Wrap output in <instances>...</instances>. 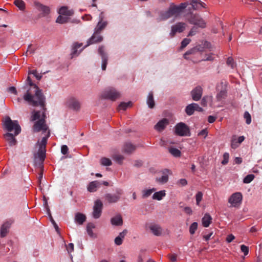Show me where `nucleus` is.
Masks as SVG:
<instances>
[{"instance_id":"f257e3e1","label":"nucleus","mask_w":262,"mask_h":262,"mask_svg":"<svg viewBox=\"0 0 262 262\" xmlns=\"http://www.w3.org/2000/svg\"><path fill=\"white\" fill-rule=\"evenodd\" d=\"M27 83L23 86L26 92L24 95V100L33 106H40L45 108V97L41 90L34 84L29 76L26 80Z\"/></svg>"},{"instance_id":"f03ea898","label":"nucleus","mask_w":262,"mask_h":262,"mask_svg":"<svg viewBox=\"0 0 262 262\" xmlns=\"http://www.w3.org/2000/svg\"><path fill=\"white\" fill-rule=\"evenodd\" d=\"M40 107L42 108V111H34L32 113V116L30 119L31 121H34L37 120V121L35 122L33 126V130L34 132H39L41 130L43 132H46L48 130V126L46 124L45 120L46 116L45 112L46 110V108L45 106V108H42L41 106Z\"/></svg>"},{"instance_id":"7ed1b4c3","label":"nucleus","mask_w":262,"mask_h":262,"mask_svg":"<svg viewBox=\"0 0 262 262\" xmlns=\"http://www.w3.org/2000/svg\"><path fill=\"white\" fill-rule=\"evenodd\" d=\"M187 6V3H182L179 5L171 4L167 10L160 13V18L162 20H166L172 17L177 18L180 16Z\"/></svg>"},{"instance_id":"20e7f679","label":"nucleus","mask_w":262,"mask_h":262,"mask_svg":"<svg viewBox=\"0 0 262 262\" xmlns=\"http://www.w3.org/2000/svg\"><path fill=\"white\" fill-rule=\"evenodd\" d=\"M50 135V131L48 130L47 135L42 138L40 143L38 142L37 143V144H39V149L38 151L34 154V161L35 164L39 167L42 166V163L46 158V144Z\"/></svg>"},{"instance_id":"39448f33","label":"nucleus","mask_w":262,"mask_h":262,"mask_svg":"<svg viewBox=\"0 0 262 262\" xmlns=\"http://www.w3.org/2000/svg\"><path fill=\"white\" fill-rule=\"evenodd\" d=\"M217 101H223L227 96V83L225 81H221L216 86Z\"/></svg>"},{"instance_id":"423d86ee","label":"nucleus","mask_w":262,"mask_h":262,"mask_svg":"<svg viewBox=\"0 0 262 262\" xmlns=\"http://www.w3.org/2000/svg\"><path fill=\"white\" fill-rule=\"evenodd\" d=\"M5 128L8 132L15 130V135H18L21 132V128L17 121H12L9 117H7L4 122Z\"/></svg>"},{"instance_id":"0eeeda50","label":"nucleus","mask_w":262,"mask_h":262,"mask_svg":"<svg viewBox=\"0 0 262 262\" xmlns=\"http://www.w3.org/2000/svg\"><path fill=\"white\" fill-rule=\"evenodd\" d=\"M101 97L103 99L115 101L120 97V93L113 88H108L102 92Z\"/></svg>"},{"instance_id":"6e6552de","label":"nucleus","mask_w":262,"mask_h":262,"mask_svg":"<svg viewBox=\"0 0 262 262\" xmlns=\"http://www.w3.org/2000/svg\"><path fill=\"white\" fill-rule=\"evenodd\" d=\"M187 19L188 22L191 24L197 26L201 28L206 27V22L203 18L198 14H192L190 13Z\"/></svg>"},{"instance_id":"1a4fd4ad","label":"nucleus","mask_w":262,"mask_h":262,"mask_svg":"<svg viewBox=\"0 0 262 262\" xmlns=\"http://www.w3.org/2000/svg\"><path fill=\"white\" fill-rule=\"evenodd\" d=\"M175 133L180 136H190L189 127L183 122L178 123L175 126Z\"/></svg>"},{"instance_id":"9d476101","label":"nucleus","mask_w":262,"mask_h":262,"mask_svg":"<svg viewBox=\"0 0 262 262\" xmlns=\"http://www.w3.org/2000/svg\"><path fill=\"white\" fill-rule=\"evenodd\" d=\"M103 208L102 202L100 200H97L94 202L93 208L92 216L95 219H99L102 214Z\"/></svg>"},{"instance_id":"9b49d317","label":"nucleus","mask_w":262,"mask_h":262,"mask_svg":"<svg viewBox=\"0 0 262 262\" xmlns=\"http://www.w3.org/2000/svg\"><path fill=\"white\" fill-rule=\"evenodd\" d=\"M122 194L121 189H117L116 193H107L105 195V200L109 203H115L117 202L120 199V196Z\"/></svg>"},{"instance_id":"f8f14e48","label":"nucleus","mask_w":262,"mask_h":262,"mask_svg":"<svg viewBox=\"0 0 262 262\" xmlns=\"http://www.w3.org/2000/svg\"><path fill=\"white\" fill-rule=\"evenodd\" d=\"M242 198V194L241 192H235L230 196L228 202L231 204L232 207H236L241 203Z\"/></svg>"},{"instance_id":"ddd939ff","label":"nucleus","mask_w":262,"mask_h":262,"mask_svg":"<svg viewBox=\"0 0 262 262\" xmlns=\"http://www.w3.org/2000/svg\"><path fill=\"white\" fill-rule=\"evenodd\" d=\"M186 24L184 23H178L174 25L171 26L170 35L171 37H173L177 33H181L185 29Z\"/></svg>"},{"instance_id":"4468645a","label":"nucleus","mask_w":262,"mask_h":262,"mask_svg":"<svg viewBox=\"0 0 262 262\" xmlns=\"http://www.w3.org/2000/svg\"><path fill=\"white\" fill-rule=\"evenodd\" d=\"M98 53L102 58V69L105 70L107 64L108 57L107 54L104 51V46H101L98 49Z\"/></svg>"},{"instance_id":"2eb2a0df","label":"nucleus","mask_w":262,"mask_h":262,"mask_svg":"<svg viewBox=\"0 0 262 262\" xmlns=\"http://www.w3.org/2000/svg\"><path fill=\"white\" fill-rule=\"evenodd\" d=\"M81 46L82 43L78 42H74L73 44L70 54L71 58L76 57L80 54L82 51Z\"/></svg>"},{"instance_id":"dca6fc26","label":"nucleus","mask_w":262,"mask_h":262,"mask_svg":"<svg viewBox=\"0 0 262 262\" xmlns=\"http://www.w3.org/2000/svg\"><path fill=\"white\" fill-rule=\"evenodd\" d=\"M102 40H103V37L100 35V33L97 32L96 31H95L93 35L88 41V43L85 46V47H88V46H89L91 44H93V43L100 42Z\"/></svg>"},{"instance_id":"f3484780","label":"nucleus","mask_w":262,"mask_h":262,"mask_svg":"<svg viewBox=\"0 0 262 262\" xmlns=\"http://www.w3.org/2000/svg\"><path fill=\"white\" fill-rule=\"evenodd\" d=\"M203 93V89L200 86H197L191 92L192 99L194 101L199 100Z\"/></svg>"},{"instance_id":"a211bd4d","label":"nucleus","mask_w":262,"mask_h":262,"mask_svg":"<svg viewBox=\"0 0 262 262\" xmlns=\"http://www.w3.org/2000/svg\"><path fill=\"white\" fill-rule=\"evenodd\" d=\"M204 47H202L201 46H197L187 51L184 54V58L186 59H188V57L187 56L189 55H193L195 54L198 52L202 53L204 52Z\"/></svg>"},{"instance_id":"6ab92c4d","label":"nucleus","mask_w":262,"mask_h":262,"mask_svg":"<svg viewBox=\"0 0 262 262\" xmlns=\"http://www.w3.org/2000/svg\"><path fill=\"white\" fill-rule=\"evenodd\" d=\"M11 224V222L7 221L2 225L0 230V236L1 237H4L6 236L9 231Z\"/></svg>"},{"instance_id":"aec40b11","label":"nucleus","mask_w":262,"mask_h":262,"mask_svg":"<svg viewBox=\"0 0 262 262\" xmlns=\"http://www.w3.org/2000/svg\"><path fill=\"white\" fill-rule=\"evenodd\" d=\"M35 6L37 9L42 12L43 16H46L50 12V9L48 6L43 5L39 2H35Z\"/></svg>"},{"instance_id":"412c9836","label":"nucleus","mask_w":262,"mask_h":262,"mask_svg":"<svg viewBox=\"0 0 262 262\" xmlns=\"http://www.w3.org/2000/svg\"><path fill=\"white\" fill-rule=\"evenodd\" d=\"M190 5L192 9L194 10H200L202 8H206V5L200 0H190Z\"/></svg>"},{"instance_id":"4be33fe9","label":"nucleus","mask_w":262,"mask_h":262,"mask_svg":"<svg viewBox=\"0 0 262 262\" xmlns=\"http://www.w3.org/2000/svg\"><path fill=\"white\" fill-rule=\"evenodd\" d=\"M66 105L69 107L75 110H77L80 108L79 103L74 98L69 99L66 102Z\"/></svg>"},{"instance_id":"5701e85b","label":"nucleus","mask_w":262,"mask_h":262,"mask_svg":"<svg viewBox=\"0 0 262 262\" xmlns=\"http://www.w3.org/2000/svg\"><path fill=\"white\" fill-rule=\"evenodd\" d=\"M96 228L95 224L94 223L90 222L88 223L86 227V231L88 234L92 238H96L97 237L96 234L94 233L93 229Z\"/></svg>"},{"instance_id":"b1692460","label":"nucleus","mask_w":262,"mask_h":262,"mask_svg":"<svg viewBox=\"0 0 262 262\" xmlns=\"http://www.w3.org/2000/svg\"><path fill=\"white\" fill-rule=\"evenodd\" d=\"M168 124V120L167 119H163L159 121L155 126V128L158 131L163 130L165 126Z\"/></svg>"},{"instance_id":"393cba45","label":"nucleus","mask_w":262,"mask_h":262,"mask_svg":"<svg viewBox=\"0 0 262 262\" xmlns=\"http://www.w3.org/2000/svg\"><path fill=\"white\" fill-rule=\"evenodd\" d=\"M101 185V183L98 181H93L89 184L88 187V190L91 192H95Z\"/></svg>"},{"instance_id":"a878e982","label":"nucleus","mask_w":262,"mask_h":262,"mask_svg":"<svg viewBox=\"0 0 262 262\" xmlns=\"http://www.w3.org/2000/svg\"><path fill=\"white\" fill-rule=\"evenodd\" d=\"M169 173V170L166 169L163 171V175L160 178H157L156 181L161 184H165L167 182L168 180V173Z\"/></svg>"},{"instance_id":"bb28decb","label":"nucleus","mask_w":262,"mask_h":262,"mask_svg":"<svg viewBox=\"0 0 262 262\" xmlns=\"http://www.w3.org/2000/svg\"><path fill=\"white\" fill-rule=\"evenodd\" d=\"M4 136L7 142L9 143L10 146H14L16 145L17 141L12 134L7 133L4 135Z\"/></svg>"},{"instance_id":"cd10ccee","label":"nucleus","mask_w":262,"mask_h":262,"mask_svg":"<svg viewBox=\"0 0 262 262\" xmlns=\"http://www.w3.org/2000/svg\"><path fill=\"white\" fill-rule=\"evenodd\" d=\"M111 222L113 225L121 226L123 224V220L121 215L118 214L112 217Z\"/></svg>"},{"instance_id":"c85d7f7f","label":"nucleus","mask_w":262,"mask_h":262,"mask_svg":"<svg viewBox=\"0 0 262 262\" xmlns=\"http://www.w3.org/2000/svg\"><path fill=\"white\" fill-rule=\"evenodd\" d=\"M107 22L106 21H103L102 18H100V20L98 23L97 26L95 29V31L99 33H101V31L103 30L107 26Z\"/></svg>"},{"instance_id":"c756f323","label":"nucleus","mask_w":262,"mask_h":262,"mask_svg":"<svg viewBox=\"0 0 262 262\" xmlns=\"http://www.w3.org/2000/svg\"><path fill=\"white\" fill-rule=\"evenodd\" d=\"M136 149V146L130 143H126L124 145L123 150L125 152L130 154Z\"/></svg>"},{"instance_id":"7c9ffc66","label":"nucleus","mask_w":262,"mask_h":262,"mask_svg":"<svg viewBox=\"0 0 262 262\" xmlns=\"http://www.w3.org/2000/svg\"><path fill=\"white\" fill-rule=\"evenodd\" d=\"M59 13L60 15H63L66 16H71L73 14V10H68L67 6H62L59 10Z\"/></svg>"},{"instance_id":"2f4dec72","label":"nucleus","mask_w":262,"mask_h":262,"mask_svg":"<svg viewBox=\"0 0 262 262\" xmlns=\"http://www.w3.org/2000/svg\"><path fill=\"white\" fill-rule=\"evenodd\" d=\"M211 220L212 217L211 216L208 214H205L202 219V224L203 226L208 227L210 225Z\"/></svg>"},{"instance_id":"473e14b6","label":"nucleus","mask_w":262,"mask_h":262,"mask_svg":"<svg viewBox=\"0 0 262 262\" xmlns=\"http://www.w3.org/2000/svg\"><path fill=\"white\" fill-rule=\"evenodd\" d=\"M147 104L148 107L150 108H153L155 106V103L154 99V96L152 92H150L148 94L147 99Z\"/></svg>"},{"instance_id":"72a5a7b5","label":"nucleus","mask_w":262,"mask_h":262,"mask_svg":"<svg viewBox=\"0 0 262 262\" xmlns=\"http://www.w3.org/2000/svg\"><path fill=\"white\" fill-rule=\"evenodd\" d=\"M150 229L155 235L159 236L162 233L161 228L157 225H152L150 227Z\"/></svg>"},{"instance_id":"f704fd0d","label":"nucleus","mask_w":262,"mask_h":262,"mask_svg":"<svg viewBox=\"0 0 262 262\" xmlns=\"http://www.w3.org/2000/svg\"><path fill=\"white\" fill-rule=\"evenodd\" d=\"M166 195L165 190H161L158 192H155L152 195V199L154 200H157L158 201L161 200L163 197Z\"/></svg>"},{"instance_id":"c9c22d12","label":"nucleus","mask_w":262,"mask_h":262,"mask_svg":"<svg viewBox=\"0 0 262 262\" xmlns=\"http://www.w3.org/2000/svg\"><path fill=\"white\" fill-rule=\"evenodd\" d=\"M14 4L20 10L23 11L25 9L26 5L23 0H15Z\"/></svg>"},{"instance_id":"e433bc0d","label":"nucleus","mask_w":262,"mask_h":262,"mask_svg":"<svg viewBox=\"0 0 262 262\" xmlns=\"http://www.w3.org/2000/svg\"><path fill=\"white\" fill-rule=\"evenodd\" d=\"M194 111L193 103L188 105L185 108V112L189 116L192 115Z\"/></svg>"},{"instance_id":"4c0bfd02","label":"nucleus","mask_w":262,"mask_h":262,"mask_svg":"<svg viewBox=\"0 0 262 262\" xmlns=\"http://www.w3.org/2000/svg\"><path fill=\"white\" fill-rule=\"evenodd\" d=\"M100 162L101 165L105 166H111L112 164L111 160L105 157L102 158Z\"/></svg>"},{"instance_id":"58836bf2","label":"nucleus","mask_w":262,"mask_h":262,"mask_svg":"<svg viewBox=\"0 0 262 262\" xmlns=\"http://www.w3.org/2000/svg\"><path fill=\"white\" fill-rule=\"evenodd\" d=\"M169 152L174 157H179L181 156V151L177 148L170 147L169 148Z\"/></svg>"},{"instance_id":"ea45409f","label":"nucleus","mask_w":262,"mask_h":262,"mask_svg":"<svg viewBox=\"0 0 262 262\" xmlns=\"http://www.w3.org/2000/svg\"><path fill=\"white\" fill-rule=\"evenodd\" d=\"M156 191L155 188L145 189L142 191V198H146L150 196L151 193Z\"/></svg>"},{"instance_id":"a19ab883","label":"nucleus","mask_w":262,"mask_h":262,"mask_svg":"<svg viewBox=\"0 0 262 262\" xmlns=\"http://www.w3.org/2000/svg\"><path fill=\"white\" fill-rule=\"evenodd\" d=\"M113 158L114 161H115L117 163L119 164H121L123 162V161L124 159V157L121 155H114L113 156Z\"/></svg>"},{"instance_id":"79ce46f5","label":"nucleus","mask_w":262,"mask_h":262,"mask_svg":"<svg viewBox=\"0 0 262 262\" xmlns=\"http://www.w3.org/2000/svg\"><path fill=\"white\" fill-rule=\"evenodd\" d=\"M132 102H121L118 106V110H125L128 107L131 106Z\"/></svg>"},{"instance_id":"37998d69","label":"nucleus","mask_w":262,"mask_h":262,"mask_svg":"<svg viewBox=\"0 0 262 262\" xmlns=\"http://www.w3.org/2000/svg\"><path fill=\"white\" fill-rule=\"evenodd\" d=\"M47 211L48 212V214L49 215L51 222L53 224V225L55 230H56V231L58 232V230H59L57 224L55 223V221L54 220L53 217L52 216L51 214V213L50 212V209H49V207L48 206H47Z\"/></svg>"},{"instance_id":"c03bdc74","label":"nucleus","mask_w":262,"mask_h":262,"mask_svg":"<svg viewBox=\"0 0 262 262\" xmlns=\"http://www.w3.org/2000/svg\"><path fill=\"white\" fill-rule=\"evenodd\" d=\"M255 176L253 174H250L246 176L243 180V182L246 184L250 183L254 179Z\"/></svg>"},{"instance_id":"a18cd8bd","label":"nucleus","mask_w":262,"mask_h":262,"mask_svg":"<svg viewBox=\"0 0 262 262\" xmlns=\"http://www.w3.org/2000/svg\"><path fill=\"white\" fill-rule=\"evenodd\" d=\"M198 228V223L193 222L189 228V232L191 234H193Z\"/></svg>"},{"instance_id":"49530a36","label":"nucleus","mask_w":262,"mask_h":262,"mask_svg":"<svg viewBox=\"0 0 262 262\" xmlns=\"http://www.w3.org/2000/svg\"><path fill=\"white\" fill-rule=\"evenodd\" d=\"M34 166L35 167H38V168H39L40 169V172L39 173L38 177V183L39 184H40L41 183V179H42V178L43 177V165H42V167H39L38 165H36L34 162Z\"/></svg>"},{"instance_id":"de8ad7c7","label":"nucleus","mask_w":262,"mask_h":262,"mask_svg":"<svg viewBox=\"0 0 262 262\" xmlns=\"http://www.w3.org/2000/svg\"><path fill=\"white\" fill-rule=\"evenodd\" d=\"M227 64L232 69H234L235 67V63L232 57H228L226 61Z\"/></svg>"},{"instance_id":"09e8293b","label":"nucleus","mask_w":262,"mask_h":262,"mask_svg":"<svg viewBox=\"0 0 262 262\" xmlns=\"http://www.w3.org/2000/svg\"><path fill=\"white\" fill-rule=\"evenodd\" d=\"M191 40L189 38H185L181 42V49L185 48L190 42Z\"/></svg>"},{"instance_id":"8fccbe9b","label":"nucleus","mask_w":262,"mask_h":262,"mask_svg":"<svg viewBox=\"0 0 262 262\" xmlns=\"http://www.w3.org/2000/svg\"><path fill=\"white\" fill-rule=\"evenodd\" d=\"M244 118L246 119V122L247 124H249L251 122V117L248 112L246 111L244 113Z\"/></svg>"},{"instance_id":"3c124183","label":"nucleus","mask_w":262,"mask_h":262,"mask_svg":"<svg viewBox=\"0 0 262 262\" xmlns=\"http://www.w3.org/2000/svg\"><path fill=\"white\" fill-rule=\"evenodd\" d=\"M36 48H32V45H29L28 47V49L26 52V56L33 54L35 52Z\"/></svg>"},{"instance_id":"603ef678","label":"nucleus","mask_w":262,"mask_h":262,"mask_svg":"<svg viewBox=\"0 0 262 262\" xmlns=\"http://www.w3.org/2000/svg\"><path fill=\"white\" fill-rule=\"evenodd\" d=\"M67 20L68 18L67 17H64L61 15H59L56 19V22L59 24H64L66 23Z\"/></svg>"},{"instance_id":"864d4df0","label":"nucleus","mask_w":262,"mask_h":262,"mask_svg":"<svg viewBox=\"0 0 262 262\" xmlns=\"http://www.w3.org/2000/svg\"><path fill=\"white\" fill-rule=\"evenodd\" d=\"M203 198V193L199 191L195 195V199H196V203L197 205H200V203L201 201Z\"/></svg>"},{"instance_id":"5fc2aeb1","label":"nucleus","mask_w":262,"mask_h":262,"mask_svg":"<svg viewBox=\"0 0 262 262\" xmlns=\"http://www.w3.org/2000/svg\"><path fill=\"white\" fill-rule=\"evenodd\" d=\"M212 99V97L209 96H204L201 101V104L203 106H205L207 104V102L209 100H211Z\"/></svg>"},{"instance_id":"6e6d98bb","label":"nucleus","mask_w":262,"mask_h":262,"mask_svg":"<svg viewBox=\"0 0 262 262\" xmlns=\"http://www.w3.org/2000/svg\"><path fill=\"white\" fill-rule=\"evenodd\" d=\"M229 158V155L227 152H225L223 155V160L222 161L223 165H226L228 163Z\"/></svg>"},{"instance_id":"4d7b16f0","label":"nucleus","mask_w":262,"mask_h":262,"mask_svg":"<svg viewBox=\"0 0 262 262\" xmlns=\"http://www.w3.org/2000/svg\"><path fill=\"white\" fill-rule=\"evenodd\" d=\"M33 74L36 78L37 80H40L41 77H42V76L40 75L37 72L36 70H32V71H30L29 72V74Z\"/></svg>"},{"instance_id":"13d9d810","label":"nucleus","mask_w":262,"mask_h":262,"mask_svg":"<svg viewBox=\"0 0 262 262\" xmlns=\"http://www.w3.org/2000/svg\"><path fill=\"white\" fill-rule=\"evenodd\" d=\"M75 221L79 225H82V213H77L75 216Z\"/></svg>"},{"instance_id":"bf43d9fd","label":"nucleus","mask_w":262,"mask_h":262,"mask_svg":"<svg viewBox=\"0 0 262 262\" xmlns=\"http://www.w3.org/2000/svg\"><path fill=\"white\" fill-rule=\"evenodd\" d=\"M239 144L238 143L236 139H232L231 143V146L232 148L235 149L238 147Z\"/></svg>"},{"instance_id":"052dcab7","label":"nucleus","mask_w":262,"mask_h":262,"mask_svg":"<svg viewBox=\"0 0 262 262\" xmlns=\"http://www.w3.org/2000/svg\"><path fill=\"white\" fill-rule=\"evenodd\" d=\"M241 250L244 253L245 255H248V254L249 253L248 247H247L244 245H242L241 246Z\"/></svg>"},{"instance_id":"680f3d73","label":"nucleus","mask_w":262,"mask_h":262,"mask_svg":"<svg viewBox=\"0 0 262 262\" xmlns=\"http://www.w3.org/2000/svg\"><path fill=\"white\" fill-rule=\"evenodd\" d=\"M198 32L197 28L193 27L191 28L190 31H189L188 36H192L196 34V33Z\"/></svg>"},{"instance_id":"e2e57ef3","label":"nucleus","mask_w":262,"mask_h":262,"mask_svg":"<svg viewBox=\"0 0 262 262\" xmlns=\"http://www.w3.org/2000/svg\"><path fill=\"white\" fill-rule=\"evenodd\" d=\"M68 151H69V148H68V147L67 145H62L61 146V152L63 155H66L67 154H68Z\"/></svg>"},{"instance_id":"0e129e2a","label":"nucleus","mask_w":262,"mask_h":262,"mask_svg":"<svg viewBox=\"0 0 262 262\" xmlns=\"http://www.w3.org/2000/svg\"><path fill=\"white\" fill-rule=\"evenodd\" d=\"M168 258L172 262H176L177 259V256L175 254H171L168 255Z\"/></svg>"},{"instance_id":"69168bd1","label":"nucleus","mask_w":262,"mask_h":262,"mask_svg":"<svg viewBox=\"0 0 262 262\" xmlns=\"http://www.w3.org/2000/svg\"><path fill=\"white\" fill-rule=\"evenodd\" d=\"M115 243L117 245H120L122 244V239L120 237H116L115 239Z\"/></svg>"},{"instance_id":"338daca9","label":"nucleus","mask_w":262,"mask_h":262,"mask_svg":"<svg viewBox=\"0 0 262 262\" xmlns=\"http://www.w3.org/2000/svg\"><path fill=\"white\" fill-rule=\"evenodd\" d=\"M234 238L235 236L233 234H231L227 236L226 241L228 243H231Z\"/></svg>"},{"instance_id":"774afa93","label":"nucleus","mask_w":262,"mask_h":262,"mask_svg":"<svg viewBox=\"0 0 262 262\" xmlns=\"http://www.w3.org/2000/svg\"><path fill=\"white\" fill-rule=\"evenodd\" d=\"M68 252L70 253L74 250V245L73 243H70L67 247Z\"/></svg>"}]
</instances>
